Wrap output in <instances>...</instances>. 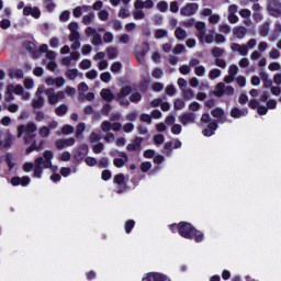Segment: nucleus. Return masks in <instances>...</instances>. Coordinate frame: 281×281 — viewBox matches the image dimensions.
<instances>
[{
  "label": "nucleus",
  "instance_id": "nucleus-42",
  "mask_svg": "<svg viewBox=\"0 0 281 281\" xmlns=\"http://www.w3.org/2000/svg\"><path fill=\"white\" fill-rule=\"evenodd\" d=\"M44 7L46 8L47 12H54L56 9V3L53 0H44Z\"/></svg>",
  "mask_w": 281,
  "mask_h": 281
},
{
  "label": "nucleus",
  "instance_id": "nucleus-25",
  "mask_svg": "<svg viewBox=\"0 0 281 281\" xmlns=\"http://www.w3.org/2000/svg\"><path fill=\"white\" fill-rule=\"evenodd\" d=\"M69 113V106L67 104H60L55 109V115H58V117H65Z\"/></svg>",
  "mask_w": 281,
  "mask_h": 281
},
{
  "label": "nucleus",
  "instance_id": "nucleus-37",
  "mask_svg": "<svg viewBox=\"0 0 281 281\" xmlns=\"http://www.w3.org/2000/svg\"><path fill=\"white\" fill-rule=\"evenodd\" d=\"M132 15L135 19V21H144V19H146V14H144V11L142 10L133 11Z\"/></svg>",
  "mask_w": 281,
  "mask_h": 281
},
{
  "label": "nucleus",
  "instance_id": "nucleus-33",
  "mask_svg": "<svg viewBox=\"0 0 281 281\" xmlns=\"http://www.w3.org/2000/svg\"><path fill=\"white\" fill-rule=\"evenodd\" d=\"M223 72L221 71V69H218V68H213V69H211L210 70V72H209V78H210V80H216V78H221V75H222Z\"/></svg>",
  "mask_w": 281,
  "mask_h": 281
},
{
  "label": "nucleus",
  "instance_id": "nucleus-34",
  "mask_svg": "<svg viewBox=\"0 0 281 281\" xmlns=\"http://www.w3.org/2000/svg\"><path fill=\"white\" fill-rule=\"evenodd\" d=\"M50 133H52V132H49V127H47V125H44V126L40 127V130H38V135H40V137H42L43 139L49 137V134H50Z\"/></svg>",
  "mask_w": 281,
  "mask_h": 281
},
{
  "label": "nucleus",
  "instance_id": "nucleus-12",
  "mask_svg": "<svg viewBox=\"0 0 281 281\" xmlns=\"http://www.w3.org/2000/svg\"><path fill=\"white\" fill-rule=\"evenodd\" d=\"M142 142H144V138L139 136L135 137L133 143L127 144L126 146L127 150L133 153H142Z\"/></svg>",
  "mask_w": 281,
  "mask_h": 281
},
{
  "label": "nucleus",
  "instance_id": "nucleus-64",
  "mask_svg": "<svg viewBox=\"0 0 281 281\" xmlns=\"http://www.w3.org/2000/svg\"><path fill=\"white\" fill-rule=\"evenodd\" d=\"M98 16H99L100 21H109V13L106 10H101L98 13Z\"/></svg>",
  "mask_w": 281,
  "mask_h": 281
},
{
  "label": "nucleus",
  "instance_id": "nucleus-14",
  "mask_svg": "<svg viewBox=\"0 0 281 281\" xmlns=\"http://www.w3.org/2000/svg\"><path fill=\"white\" fill-rule=\"evenodd\" d=\"M87 155H89V147L87 145H81L79 148L76 149L74 158L76 159V161H82V159H85Z\"/></svg>",
  "mask_w": 281,
  "mask_h": 281
},
{
  "label": "nucleus",
  "instance_id": "nucleus-59",
  "mask_svg": "<svg viewBox=\"0 0 281 281\" xmlns=\"http://www.w3.org/2000/svg\"><path fill=\"white\" fill-rule=\"evenodd\" d=\"M122 69V63L114 61L111 66L112 74H117Z\"/></svg>",
  "mask_w": 281,
  "mask_h": 281
},
{
  "label": "nucleus",
  "instance_id": "nucleus-61",
  "mask_svg": "<svg viewBox=\"0 0 281 281\" xmlns=\"http://www.w3.org/2000/svg\"><path fill=\"white\" fill-rule=\"evenodd\" d=\"M156 8L159 10V12H166L168 10V2L160 1L157 3Z\"/></svg>",
  "mask_w": 281,
  "mask_h": 281
},
{
  "label": "nucleus",
  "instance_id": "nucleus-4",
  "mask_svg": "<svg viewBox=\"0 0 281 281\" xmlns=\"http://www.w3.org/2000/svg\"><path fill=\"white\" fill-rule=\"evenodd\" d=\"M201 122L202 124H209L207 128L202 131V135H204V137H212L216 128H218V123L212 121V117L209 113L202 114Z\"/></svg>",
  "mask_w": 281,
  "mask_h": 281
},
{
  "label": "nucleus",
  "instance_id": "nucleus-58",
  "mask_svg": "<svg viewBox=\"0 0 281 281\" xmlns=\"http://www.w3.org/2000/svg\"><path fill=\"white\" fill-rule=\"evenodd\" d=\"M168 36V31L159 29L156 31L155 38H166Z\"/></svg>",
  "mask_w": 281,
  "mask_h": 281
},
{
  "label": "nucleus",
  "instance_id": "nucleus-22",
  "mask_svg": "<svg viewBox=\"0 0 281 281\" xmlns=\"http://www.w3.org/2000/svg\"><path fill=\"white\" fill-rule=\"evenodd\" d=\"M87 12H91V5H81V7H76L72 10V15L75 16V19H80V16H82V14L87 13Z\"/></svg>",
  "mask_w": 281,
  "mask_h": 281
},
{
  "label": "nucleus",
  "instance_id": "nucleus-16",
  "mask_svg": "<svg viewBox=\"0 0 281 281\" xmlns=\"http://www.w3.org/2000/svg\"><path fill=\"white\" fill-rule=\"evenodd\" d=\"M33 16V19H41V9L38 7H24L23 8V15L24 16Z\"/></svg>",
  "mask_w": 281,
  "mask_h": 281
},
{
  "label": "nucleus",
  "instance_id": "nucleus-27",
  "mask_svg": "<svg viewBox=\"0 0 281 281\" xmlns=\"http://www.w3.org/2000/svg\"><path fill=\"white\" fill-rule=\"evenodd\" d=\"M7 87H8L9 93H15L16 95H21V93H23V86L21 85H18V86L9 85Z\"/></svg>",
  "mask_w": 281,
  "mask_h": 281
},
{
  "label": "nucleus",
  "instance_id": "nucleus-51",
  "mask_svg": "<svg viewBox=\"0 0 281 281\" xmlns=\"http://www.w3.org/2000/svg\"><path fill=\"white\" fill-rule=\"evenodd\" d=\"M133 227H135V221L130 220V221L125 222L126 234H131V232H133Z\"/></svg>",
  "mask_w": 281,
  "mask_h": 281
},
{
  "label": "nucleus",
  "instance_id": "nucleus-23",
  "mask_svg": "<svg viewBox=\"0 0 281 281\" xmlns=\"http://www.w3.org/2000/svg\"><path fill=\"white\" fill-rule=\"evenodd\" d=\"M30 177H27V176H24V177H13L12 179H11V183L13 184V186H23V187H25V186H30Z\"/></svg>",
  "mask_w": 281,
  "mask_h": 281
},
{
  "label": "nucleus",
  "instance_id": "nucleus-3",
  "mask_svg": "<svg viewBox=\"0 0 281 281\" xmlns=\"http://www.w3.org/2000/svg\"><path fill=\"white\" fill-rule=\"evenodd\" d=\"M36 131H38V126L34 122H29L26 125L18 126V138L23 137L24 135V144H32L34 142V137H36Z\"/></svg>",
  "mask_w": 281,
  "mask_h": 281
},
{
  "label": "nucleus",
  "instance_id": "nucleus-35",
  "mask_svg": "<svg viewBox=\"0 0 281 281\" xmlns=\"http://www.w3.org/2000/svg\"><path fill=\"white\" fill-rule=\"evenodd\" d=\"M173 109L176 111H181L182 109H186V101H183V99H176L173 102Z\"/></svg>",
  "mask_w": 281,
  "mask_h": 281
},
{
  "label": "nucleus",
  "instance_id": "nucleus-21",
  "mask_svg": "<svg viewBox=\"0 0 281 281\" xmlns=\"http://www.w3.org/2000/svg\"><path fill=\"white\" fill-rule=\"evenodd\" d=\"M249 30H247V27L245 26H235L233 29V35L238 38L239 41H243V38H245V36H247Z\"/></svg>",
  "mask_w": 281,
  "mask_h": 281
},
{
  "label": "nucleus",
  "instance_id": "nucleus-24",
  "mask_svg": "<svg viewBox=\"0 0 281 281\" xmlns=\"http://www.w3.org/2000/svg\"><path fill=\"white\" fill-rule=\"evenodd\" d=\"M100 95L102 100H105V102H113V100L115 99V94L111 92V89H106V88H103L101 90Z\"/></svg>",
  "mask_w": 281,
  "mask_h": 281
},
{
  "label": "nucleus",
  "instance_id": "nucleus-60",
  "mask_svg": "<svg viewBox=\"0 0 281 281\" xmlns=\"http://www.w3.org/2000/svg\"><path fill=\"white\" fill-rule=\"evenodd\" d=\"M12 26V22L9 19H3L2 21H0V27L2 30H8Z\"/></svg>",
  "mask_w": 281,
  "mask_h": 281
},
{
  "label": "nucleus",
  "instance_id": "nucleus-11",
  "mask_svg": "<svg viewBox=\"0 0 281 281\" xmlns=\"http://www.w3.org/2000/svg\"><path fill=\"white\" fill-rule=\"evenodd\" d=\"M125 179L126 178L124 177V173H119L114 177L113 181L117 186V189H116L117 194H122V192H124V190H126V183L124 182Z\"/></svg>",
  "mask_w": 281,
  "mask_h": 281
},
{
  "label": "nucleus",
  "instance_id": "nucleus-28",
  "mask_svg": "<svg viewBox=\"0 0 281 281\" xmlns=\"http://www.w3.org/2000/svg\"><path fill=\"white\" fill-rule=\"evenodd\" d=\"M93 21H95V13L90 12L82 16L81 23H83V25H91V23H93Z\"/></svg>",
  "mask_w": 281,
  "mask_h": 281
},
{
  "label": "nucleus",
  "instance_id": "nucleus-31",
  "mask_svg": "<svg viewBox=\"0 0 281 281\" xmlns=\"http://www.w3.org/2000/svg\"><path fill=\"white\" fill-rule=\"evenodd\" d=\"M132 91L131 86L124 87L120 90V92L116 94V99L126 98V95H130Z\"/></svg>",
  "mask_w": 281,
  "mask_h": 281
},
{
  "label": "nucleus",
  "instance_id": "nucleus-18",
  "mask_svg": "<svg viewBox=\"0 0 281 281\" xmlns=\"http://www.w3.org/2000/svg\"><path fill=\"white\" fill-rule=\"evenodd\" d=\"M231 49L232 52H237L239 56H247V54H249V50L245 44L240 45L238 43H232Z\"/></svg>",
  "mask_w": 281,
  "mask_h": 281
},
{
  "label": "nucleus",
  "instance_id": "nucleus-32",
  "mask_svg": "<svg viewBox=\"0 0 281 281\" xmlns=\"http://www.w3.org/2000/svg\"><path fill=\"white\" fill-rule=\"evenodd\" d=\"M183 100H193L194 98V90L192 89H184L181 91Z\"/></svg>",
  "mask_w": 281,
  "mask_h": 281
},
{
  "label": "nucleus",
  "instance_id": "nucleus-43",
  "mask_svg": "<svg viewBox=\"0 0 281 281\" xmlns=\"http://www.w3.org/2000/svg\"><path fill=\"white\" fill-rule=\"evenodd\" d=\"M40 30H41L42 34H44V36H48L49 31L52 30V24L44 23V24L40 25Z\"/></svg>",
  "mask_w": 281,
  "mask_h": 281
},
{
  "label": "nucleus",
  "instance_id": "nucleus-55",
  "mask_svg": "<svg viewBox=\"0 0 281 281\" xmlns=\"http://www.w3.org/2000/svg\"><path fill=\"white\" fill-rule=\"evenodd\" d=\"M92 45H102V35L94 33L92 36Z\"/></svg>",
  "mask_w": 281,
  "mask_h": 281
},
{
  "label": "nucleus",
  "instance_id": "nucleus-44",
  "mask_svg": "<svg viewBox=\"0 0 281 281\" xmlns=\"http://www.w3.org/2000/svg\"><path fill=\"white\" fill-rule=\"evenodd\" d=\"M184 52H186V46L183 44H177L172 49V54H175L176 56L179 54H184Z\"/></svg>",
  "mask_w": 281,
  "mask_h": 281
},
{
  "label": "nucleus",
  "instance_id": "nucleus-29",
  "mask_svg": "<svg viewBox=\"0 0 281 281\" xmlns=\"http://www.w3.org/2000/svg\"><path fill=\"white\" fill-rule=\"evenodd\" d=\"M32 106L34 109H43L45 106V99L43 97H37L32 100Z\"/></svg>",
  "mask_w": 281,
  "mask_h": 281
},
{
  "label": "nucleus",
  "instance_id": "nucleus-30",
  "mask_svg": "<svg viewBox=\"0 0 281 281\" xmlns=\"http://www.w3.org/2000/svg\"><path fill=\"white\" fill-rule=\"evenodd\" d=\"M175 36L176 38H178V41H184V38L188 37V32H186V30H183L182 27H177Z\"/></svg>",
  "mask_w": 281,
  "mask_h": 281
},
{
  "label": "nucleus",
  "instance_id": "nucleus-9",
  "mask_svg": "<svg viewBox=\"0 0 281 281\" xmlns=\"http://www.w3.org/2000/svg\"><path fill=\"white\" fill-rule=\"evenodd\" d=\"M179 120L183 126H188V124H194L196 122V114L187 112L180 115Z\"/></svg>",
  "mask_w": 281,
  "mask_h": 281
},
{
  "label": "nucleus",
  "instance_id": "nucleus-10",
  "mask_svg": "<svg viewBox=\"0 0 281 281\" xmlns=\"http://www.w3.org/2000/svg\"><path fill=\"white\" fill-rule=\"evenodd\" d=\"M211 115L215 117L218 124H225L227 122V116L225 115V110L221 108H216L215 110L211 111Z\"/></svg>",
  "mask_w": 281,
  "mask_h": 281
},
{
  "label": "nucleus",
  "instance_id": "nucleus-50",
  "mask_svg": "<svg viewBox=\"0 0 281 281\" xmlns=\"http://www.w3.org/2000/svg\"><path fill=\"white\" fill-rule=\"evenodd\" d=\"M66 76L69 78V80H74L75 78H78V69H68L66 71Z\"/></svg>",
  "mask_w": 281,
  "mask_h": 281
},
{
  "label": "nucleus",
  "instance_id": "nucleus-63",
  "mask_svg": "<svg viewBox=\"0 0 281 281\" xmlns=\"http://www.w3.org/2000/svg\"><path fill=\"white\" fill-rule=\"evenodd\" d=\"M80 69H91V60L89 59H83L79 64Z\"/></svg>",
  "mask_w": 281,
  "mask_h": 281
},
{
  "label": "nucleus",
  "instance_id": "nucleus-6",
  "mask_svg": "<svg viewBox=\"0 0 281 281\" xmlns=\"http://www.w3.org/2000/svg\"><path fill=\"white\" fill-rule=\"evenodd\" d=\"M270 16L280 19L281 16V0H270L267 7Z\"/></svg>",
  "mask_w": 281,
  "mask_h": 281
},
{
  "label": "nucleus",
  "instance_id": "nucleus-56",
  "mask_svg": "<svg viewBox=\"0 0 281 281\" xmlns=\"http://www.w3.org/2000/svg\"><path fill=\"white\" fill-rule=\"evenodd\" d=\"M92 150L95 155H100V153L104 150V144L98 143L97 145L92 146Z\"/></svg>",
  "mask_w": 281,
  "mask_h": 281
},
{
  "label": "nucleus",
  "instance_id": "nucleus-41",
  "mask_svg": "<svg viewBox=\"0 0 281 281\" xmlns=\"http://www.w3.org/2000/svg\"><path fill=\"white\" fill-rule=\"evenodd\" d=\"M271 27V23L269 22H265L262 25H261V29H260V34L262 36H269V30Z\"/></svg>",
  "mask_w": 281,
  "mask_h": 281
},
{
  "label": "nucleus",
  "instance_id": "nucleus-45",
  "mask_svg": "<svg viewBox=\"0 0 281 281\" xmlns=\"http://www.w3.org/2000/svg\"><path fill=\"white\" fill-rule=\"evenodd\" d=\"M102 139V136H100L98 133H95V132H92V133H90V135H89V142L91 143V144H95V143H98V142H100Z\"/></svg>",
  "mask_w": 281,
  "mask_h": 281
},
{
  "label": "nucleus",
  "instance_id": "nucleus-17",
  "mask_svg": "<svg viewBox=\"0 0 281 281\" xmlns=\"http://www.w3.org/2000/svg\"><path fill=\"white\" fill-rule=\"evenodd\" d=\"M119 157L120 158L114 159L113 164L116 168H124V166H126L128 162V155H126L124 151H119Z\"/></svg>",
  "mask_w": 281,
  "mask_h": 281
},
{
  "label": "nucleus",
  "instance_id": "nucleus-47",
  "mask_svg": "<svg viewBox=\"0 0 281 281\" xmlns=\"http://www.w3.org/2000/svg\"><path fill=\"white\" fill-rule=\"evenodd\" d=\"M100 78H101L102 82H105L106 85H109V82H111V80H113V77L111 76V72H109V71L101 74Z\"/></svg>",
  "mask_w": 281,
  "mask_h": 281
},
{
  "label": "nucleus",
  "instance_id": "nucleus-20",
  "mask_svg": "<svg viewBox=\"0 0 281 281\" xmlns=\"http://www.w3.org/2000/svg\"><path fill=\"white\" fill-rule=\"evenodd\" d=\"M231 49L232 52H237L239 56H247V54H249V50L245 44L240 45L238 43H232Z\"/></svg>",
  "mask_w": 281,
  "mask_h": 281
},
{
  "label": "nucleus",
  "instance_id": "nucleus-53",
  "mask_svg": "<svg viewBox=\"0 0 281 281\" xmlns=\"http://www.w3.org/2000/svg\"><path fill=\"white\" fill-rule=\"evenodd\" d=\"M228 76H233V78H236V76H238V66L231 65L228 68Z\"/></svg>",
  "mask_w": 281,
  "mask_h": 281
},
{
  "label": "nucleus",
  "instance_id": "nucleus-8",
  "mask_svg": "<svg viewBox=\"0 0 281 281\" xmlns=\"http://www.w3.org/2000/svg\"><path fill=\"white\" fill-rule=\"evenodd\" d=\"M143 281H171L168 276L159 272H148L144 278Z\"/></svg>",
  "mask_w": 281,
  "mask_h": 281
},
{
  "label": "nucleus",
  "instance_id": "nucleus-54",
  "mask_svg": "<svg viewBox=\"0 0 281 281\" xmlns=\"http://www.w3.org/2000/svg\"><path fill=\"white\" fill-rule=\"evenodd\" d=\"M10 76H11L12 78H19V79H21V78L24 77L23 70H21V69L11 70V71H10Z\"/></svg>",
  "mask_w": 281,
  "mask_h": 281
},
{
  "label": "nucleus",
  "instance_id": "nucleus-26",
  "mask_svg": "<svg viewBox=\"0 0 281 281\" xmlns=\"http://www.w3.org/2000/svg\"><path fill=\"white\" fill-rule=\"evenodd\" d=\"M55 92H56V90H54V88H48V89L44 90V93L48 100V103L52 105H54V100H55V95H56Z\"/></svg>",
  "mask_w": 281,
  "mask_h": 281
},
{
  "label": "nucleus",
  "instance_id": "nucleus-13",
  "mask_svg": "<svg viewBox=\"0 0 281 281\" xmlns=\"http://www.w3.org/2000/svg\"><path fill=\"white\" fill-rule=\"evenodd\" d=\"M248 114H249V110L247 108L239 109L235 106L231 110V117H233L234 120H240V117H247Z\"/></svg>",
  "mask_w": 281,
  "mask_h": 281
},
{
  "label": "nucleus",
  "instance_id": "nucleus-2",
  "mask_svg": "<svg viewBox=\"0 0 281 281\" xmlns=\"http://www.w3.org/2000/svg\"><path fill=\"white\" fill-rule=\"evenodd\" d=\"M179 235L182 238H188L189 240H195V243H203L204 235L201 231H198L192 226V224L187 222H180Z\"/></svg>",
  "mask_w": 281,
  "mask_h": 281
},
{
  "label": "nucleus",
  "instance_id": "nucleus-48",
  "mask_svg": "<svg viewBox=\"0 0 281 281\" xmlns=\"http://www.w3.org/2000/svg\"><path fill=\"white\" fill-rule=\"evenodd\" d=\"M205 66H198L194 68L195 76H199V78H203L205 76Z\"/></svg>",
  "mask_w": 281,
  "mask_h": 281
},
{
  "label": "nucleus",
  "instance_id": "nucleus-46",
  "mask_svg": "<svg viewBox=\"0 0 281 281\" xmlns=\"http://www.w3.org/2000/svg\"><path fill=\"white\" fill-rule=\"evenodd\" d=\"M212 56H214V58H221V56H223V54H225V50L221 47H214L212 50Z\"/></svg>",
  "mask_w": 281,
  "mask_h": 281
},
{
  "label": "nucleus",
  "instance_id": "nucleus-19",
  "mask_svg": "<svg viewBox=\"0 0 281 281\" xmlns=\"http://www.w3.org/2000/svg\"><path fill=\"white\" fill-rule=\"evenodd\" d=\"M231 49L232 52H237L239 56H247V54H249V50L245 44L240 45L238 43H232Z\"/></svg>",
  "mask_w": 281,
  "mask_h": 281
},
{
  "label": "nucleus",
  "instance_id": "nucleus-62",
  "mask_svg": "<svg viewBox=\"0 0 281 281\" xmlns=\"http://www.w3.org/2000/svg\"><path fill=\"white\" fill-rule=\"evenodd\" d=\"M130 100L137 104V102H142V94L139 92H135L130 97Z\"/></svg>",
  "mask_w": 281,
  "mask_h": 281
},
{
  "label": "nucleus",
  "instance_id": "nucleus-57",
  "mask_svg": "<svg viewBox=\"0 0 281 281\" xmlns=\"http://www.w3.org/2000/svg\"><path fill=\"white\" fill-rule=\"evenodd\" d=\"M179 71H180V74H182V76H188V74H190V71H192V68H190V66H188V65H181L179 67Z\"/></svg>",
  "mask_w": 281,
  "mask_h": 281
},
{
  "label": "nucleus",
  "instance_id": "nucleus-52",
  "mask_svg": "<svg viewBox=\"0 0 281 281\" xmlns=\"http://www.w3.org/2000/svg\"><path fill=\"white\" fill-rule=\"evenodd\" d=\"M181 131H183V127H181V124H173L171 126L172 135H181Z\"/></svg>",
  "mask_w": 281,
  "mask_h": 281
},
{
  "label": "nucleus",
  "instance_id": "nucleus-40",
  "mask_svg": "<svg viewBox=\"0 0 281 281\" xmlns=\"http://www.w3.org/2000/svg\"><path fill=\"white\" fill-rule=\"evenodd\" d=\"M113 128V123H111V121H103L101 123V130L103 131V133H109L110 131H112Z\"/></svg>",
  "mask_w": 281,
  "mask_h": 281
},
{
  "label": "nucleus",
  "instance_id": "nucleus-1",
  "mask_svg": "<svg viewBox=\"0 0 281 281\" xmlns=\"http://www.w3.org/2000/svg\"><path fill=\"white\" fill-rule=\"evenodd\" d=\"M52 159H54V151L46 150L43 157H38L34 162H25L23 165L24 172H32L35 179H41L44 169L52 168Z\"/></svg>",
  "mask_w": 281,
  "mask_h": 281
},
{
  "label": "nucleus",
  "instance_id": "nucleus-38",
  "mask_svg": "<svg viewBox=\"0 0 281 281\" xmlns=\"http://www.w3.org/2000/svg\"><path fill=\"white\" fill-rule=\"evenodd\" d=\"M41 146H43V140L40 143V145H36V140H34L32 145L26 148V155L34 153V150H41Z\"/></svg>",
  "mask_w": 281,
  "mask_h": 281
},
{
  "label": "nucleus",
  "instance_id": "nucleus-39",
  "mask_svg": "<svg viewBox=\"0 0 281 281\" xmlns=\"http://www.w3.org/2000/svg\"><path fill=\"white\" fill-rule=\"evenodd\" d=\"M162 153L167 157H170V155H172V142L165 143Z\"/></svg>",
  "mask_w": 281,
  "mask_h": 281
},
{
  "label": "nucleus",
  "instance_id": "nucleus-15",
  "mask_svg": "<svg viewBox=\"0 0 281 281\" xmlns=\"http://www.w3.org/2000/svg\"><path fill=\"white\" fill-rule=\"evenodd\" d=\"M13 144H14V135H12V133H10V131H7L4 134V138L2 140V149L10 150V148H12Z\"/></svg>",
  "mask_w": 281,
  "mask_h": 281
},
{
  "label": "nucleus",
  "instance_id": "nucleus-36",
  "mask_svg": "<svg viewBox=\"0 0 281 281\" xmlns=\"http://www.w3.org/2000/svg\"><path fill=\"white\" fill-rule=\"evenodd\" d=\"M106 52H108V58L110 60H113V59L117 58V54H119L117 48H115V47H108Z\"/></svg>",
  "mask_w": 281,
  "mask_h": 281
},
{
  "label": "nucleus",
  "instance_id": "nucleus-49",
  "mask_svg": "<svg viewBox=\"0 0 281 281\" xmlns=\"http://www.w3.org/2000/svg\"><path fill=\"white\" fill-rule=\"evenodd\" d=\"M70 16H71V12L66 10V11L60 13L59 21H61V23H67V21H69Z\"/></svg>",
  "mask_w": 281,
  "mask_h": 281
},
{
  "label": "nucleus",
  "instance_id": "nucleus-5",
  "mask_svg": "<svg viewBox=\"0 0 281 281\" xmlns=\"http://www.w3.org/2000/svg\"><path fill=\"white\" fill-rule=\"evenodd\" d=\"M214 95H216V98H223V95H234V87H226L225 83L218 82L215 87Z\"/></svg>",
  "mask_w": 281,
  "mask_h": 281
},
{
  "label": "nucleus",
  "instance_id": "nucleus-7",
  "mask_svg": "<svg viewBox=\"0 0 281 281\" xmlns=\"http://www.w3.org/2000/svg\"><path fill=\"white\" fill-rule=\"evenodd\" d=\"M196 12H199V3L196 2L187 3L180 9L181 16H194Z\"/></svg>",
  "mask_w": 281,
  "mask_h": 281
}]
</instances>
